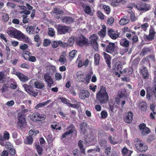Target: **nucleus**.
Wrapping results in <instances>:
<instances>
[{"label":"nucleus","mask_w":156,"mask_h":156,"mask_svg":"<svg viewBox=\"0 0 156 156\" xmlns=\"http://www.w3.org/2000/svg\"><path fill=\"white\" fill-rule=\"evenodd\" d=\"M155 139L154 136L153 135L150 136L147 139L148 143H150L151 142L154 141Z\"/></svg>","instance_id":"57"},{"label":"nucleus","mask_w":156,"mask_h":156,"mask_svg":"<svg viewBox=\"0 0 156 156\" xmlns=\"http://www.w3.org/2000/svg\"><path fill=\"white\" fill-rule=\"evenodd\" d=\"M70 27L66 26L58 25L57 28L58 32L60 34H64L69 32Z\"/></svg>","instance_id":"8"},{"label":"nucleus","mask_w":156,"mask_h":156,"mask_svg":"<svg viewBox=\"0 0 156 156\" xmlns=\"http://www.w3.org/2000/svg\"><path fill=\"white\" fill-rule=\"evenodd\" d=\"M48 34L50 36H53L55 34V32L54 30L51 28H49L48 29Z\"/></svg>","instance_id":"42"},{"label":"nucleus","mask_w":156,"mask_h":156,"mask_svg":"<svg viewBox=\"0 0 156 156\" xmlns=\"http://www.w3.org/2000/svg\"><path fill=\"white\" fill-rule=\"evenodd\" d=\"M31 90H30V91H29L30 93H29L30 94L32 95L34 97H35L38 94V92H35L34 91L33 87Z\"/></svg>","instance_id":"48"},{"label":"nucleus","mask_w":156,"mask_h":156,"mask_svg":"<svg viewBox=\"0 0 156 156\" xmlns=\"http://www.w3.org/2000/svg\"><path fill=\"white\" fill-rule=\"evenodd\" d=\"M62 22L66 24H70L73 23L74 21V19L72 17L65 16L61 19Z\"/></svg>","instance_id":"12"},{"label":"nucleus","mask_w":156,"mask_h":156,"mask_svg":"<svg viewBox=\"0 0 156 156\" xmlns=\"http://www.w3.org/2000/svg\"><path fill=\"white\" fill-rule=\"evenodd\" d=\"M30 119L34 122L44 121L45 118L42 116L38 112H36L30 116Z\"/></svg>","instance_id":"5"},{"label":"nucleus","mask_w":156,"mask_h":156,"mask_svg":"<svg viewBox=\"0 0 156 156\" xmlns=\"http://www.w3.org/2000/svg\"><path fill=\"white\" fill-rule=\"evenodd\" d=\"M9 17V16L7 14H5L3 16V20L5 22L7 21L8 20Z\"/></svg>","instance_id":"58"},{"label":"nucleus","mask_w":156,"mask_h":156,"mask_svg":"<svg viewBox=\"0 0 156 156\" xmlns=\"http://www.w3.org/2000/svg\"><path fill=\"white\" fill-rule=\"evenodd\" d=\"M147 93L152 94L154 93V95L156 98V84H155L153 87L152 90V88L150 87H147Z\"/></svg>","instance_id":"16"},{"label":"nucleus","mask_w":156,"mask_h":156,"mask_svg":"<svg viewBox=\"0 0 156 156\" xmlns=\"http://www.w3.org/2000/svg\"><path fill=\"white\" fill-rule=\"evenodd\" d=\"M122 152L124 156H130L132 152L125 147L122 149Z\"/></svg>","instance_id":"19"},{"label":"nucleus","mask_w":156,"mask_h":156,"mask_svg":"<svg viewBox=\"0 0 156 156\" xmlns=\"http://www.w3.org/2000/svg\"><path fill=\"white\" fill-rule=\"evenodd\" d=\"M151 29H150L149 30V34L154 38L156 32L154 31L153 28L151 27Z\"/></svg>","instance_id":"49"},{"label":"nucleus","mask_w":156,"mask_h":156,"mask_svg":"<svg viewBox=\"0 0 156 156\" xmlns=\"http://www.w3.org/2000/svg\"><path fill=\"white\" fill-rule=\"evenodd\" d=\"M107 34L112 39L115 40L119 37L120 34L115 33V30L112 29H110L108 30Z\"/></svg>","instance_id":"11"},{"label":"nucleus","mask_w":156,"mask_h":156,"mask_svg":"<svg viewBox=\"0 0 156 156\" xmlns=\"http://www.w3.org/2000/svg\"><path fill=\"white\" fill-rule=\"evenodd\" d=\"M133 114L131 112H129L125 118L124 121L127 123H130L132 120Z\"/></svg>","instance_id":"15"},{"label":"nucleus","mask_w":156,"mask_h":156,"mask_svg":"<svg viewBox=\"0 0 156 156\" xmlns=\"http://www.w3.org/2000/svg\"><path fill=\"white\" fill-rule=\"evenodd\" d=\"M23 87L24 88L25 90L28 93H30L29 91L32 88L31 85H28L27 84H24Z\"/></svg>","instance_id":"33"},{"label":"nucleus","mask_w":156,"mask_h":156,"mask_svg":"<svg viewBox=\"0 0 156 156\" xmlns=\"http://www.w3.org/2000/svg\"><path fill=\"white\" fill-rule=\"evenodd\" d=\"M17 77L20 79V80L23 82H25L28 80L27 76L24 75L20 73L19 74H17Z\"/></svg>","instance_id":"18"},{"label":"nucleus","mask_w":156,"mask_h":156,"mask_svg":"<svg viewBox=\"0 0 156 156\" xmlns=\"http://www.w3.org/2000/svg\"><path fill=\"white\" fill-rule=\"evenodd\" d=\"M96 98L100 103L103 104L108 100V96L105 90V87L101 86L100 90L96 94Z\"/></svg>","instance_id":"3"},{"label":"nucleus","mask_w":156,"mask_h":156,"mask_svg":"<svg viewBox=\"0 0 156 156\" xmlns=\"http://www.w3.org/2000/svg\"><path fill=\"white\" fill-rule=\"evenodd\" d=\"M141 72L143 74V77L145 79H147L148 78V73L146 67H144L143 69L141 70Z\"/></svg>","instance_id":"21"},{"label":"nucleus","mask_w":156,"mask_h":156,"mask_svg":"<svg viewBox=\"0 0 156 156\" xmlns=\"http://www.w3.org/2000/svg\"><path fill=\"white\" fill-rule=\"evenodd\" d=\"M74 41V38H70L68 39L67 44L66 45L68 46H71L73 45Z\"/></svg>","instance_id":"41"},{"label":"nucleus","mask_w":156,"mask_h":156,"mask_svg":"<svg viewBox=\"0 0 156 156\" xmlns=\"http://www.w3.org/2000/svg\"><path fill=\"white\" fill-rule=\"evenodd\" d=\"M77 52V51L76 50H73L71 51L69 53L70 57L72 58H74Z\"/></svg>","instance_id":"45"},{"label":"nucleus","mask_w":156,"mask_h":156,"mask_svg":"<svg viewBox=\"0 0 156 156\" xmlns=\"http://www.w3.org/2000/svg\"><path fill=\"white\" fill-rule=\"evenodd\" d=\"M105 149L106 150V151H105V153L106 154L109 155L111 153L110 151L111 150V147H106V148Z\"/></svg>","instance_id":"59"},{"label":"nucleus","mask_w":156,"mask_h":156,"mask_svg":"<svg viewBox=\"0 0 156 156\" xmlns=\"http://www.w3.org/2000/svg\"><path fill=\"white\" fill-rule=\"evenodd\" d=\"M50 101H51L49 100L47 101H46L38 103L35 107L34 108L37 109L39 108L42 107L48 104Z\"/></svg>","instance_id":"22"},{"label":"nucleus","mask_w":156,"mask_h":156,"mask_svg":"<svg viewBox=\"0 0 156 156\" xmlns=\"http://www.w3.org/2000/svg\"><path fill=\"white\" fill-rule=\"evenodd\" d=\"M9 133L5 131L3 135V139H4L8 140L9 138Z\"/></svg>","instance_id":"52"},{"label":"nucleus","mask_w":156,"mask_h":156,"mask_svg":"<svg viewBox=\"0 0 156 156\" xmlns=\"http://www.w3.org/2000/svg\"><path fill=\"white\" fill-rule=\"evenodd\" d=\"M108 139L110 142L112 144L114 145L117 143V142L113 141V138L111 136H109V137L108 138Z\"/></svg>","instance_id":"50"},{"label":"nucleus","mask_w":156,"mask_h":156,"mask_svg":"<svg viewBox=\"0 0 156 156\" xmlns=\"http://www.w3.org/2000/svg\"><path fill=\"white\" fill-rule=\"evenodd\" d=\"M90 95V93L87 90H82L79 94L80 98L83 100L86 98H88Z\"/></svg>","instance_id":"13"},{"label":"nucleus","mask_w":156,"mask_h":156,"mask_svg":"<svg viewBox=\"0 0 156 156\" xmlns=\"http://www.w3.org/2000/svg\"><path fill=\"white\" fill-rule=\"evenodd\" d=\"M135 146L137 150L141 152H145L147 149V147L141 142L136 143L135 144Z\"/></svg>","instance_id":"9"},{"label":"nucleus","mask_w":156,"mask_h":156,"mask_svg":"<svg viewBox=\"0 0 156 156\" xmlns=\"http://www.w3.org/2000/svg\"><path fill=\"white\" fill-rule=\"evenodd\" d=\"M12 146L10 145V154L12 155H15L16 153V151L14 149H13Z\"/></svg>","instance_id":"55"},{"label":"nucleus","mask_w":156,"mask_h":156,"mask_svg":"<svg viewBox=\"0 0 156 156\" xmlns=\"http://www.w3.org/2000/svg\"><path fill=\"white\" fill-rule=\"evenodd\" d=\"M10 37H13L25 43L29 42V39L20 31L12 28L10 29Z\"/></svg>","instance_id":"2"},{"label":"nucleus","mask_w":156,"mask_h":156,"mask_svg":"<svg viewBox=\"0 0 156 156\" xmlns=\"http://www.w3.org/2000/svg\"><path fill=\"white\" fill-rule=\"evenodd\" d=\"M118 94L120 98H122L123 97H125L127 95L126 90L125 89H120L118 92Z\"/></svg>","instance_id":"24"},{"label":"nucleus","mask_w":156,"mask_h":156,"mask_svg":"<svg viewBox=\"0 0 156 156\" xmlns=\"http://www.w3.org/2000/svg\"><path fill=\"white\" fill-rule=\"evenodd\" d=\"M139 107L141 111L143 112H146L148 108L147 104L144 101L139 103Z\"/></svg>","instance_id":"14"},{"label":"nucleus","mask_w":156,"mask_h":156,"mask_svg":"<svg viewBox=\"0 0 156 156\" xmlns=\"http://www.w3.org/2000/svg\"><path fill=\"white\" fill-rule=\"evenodd\" d=\"M19 121L18 122V126L21 129L23 128L26 125L25 115L19 113L18 115Z\"/></svg>","instance_id":"6"},{"label":"nucleus","mask_w":156,"mask_h":156,"mask_svg":"<svg viewBox=\"0 0 156 156\" xmlns=\"http://www.w3.org/2000/svg\"><path fill=\"white\" fill-rule=\"evenodd\" d=\"M44 77L45 82L48 83V86L51 87V85L53 84L54 82L51 77L49 76V73H46L44 74Z\"/></svg>","instance_id":"10"},{"label":"nucleus","mask_w":156,"mask_h":156,"mask_svg":"<svg viewBox=\"0 0 156 156\" xmlns=\"http://www.w3.org/2000/svg\"><path fill=\"white\" fill-rule=\"evenodd\" d=\"M55 78L57 80H60L62 78L61 74L58 73H56L55 74Z\"/></svg>","instance_id":"51"},{"label":"nucleus","mask_w":156,"mask_h":156,"mask_svg":"<svg viewBox=\"0 0 156 156\" xmlns=\"http://www.w3.org/2000/svg\"><path fill=\"white\" fill-rule=\"evenodd\" d=\"M25 143L27 144H30L33 142V139L32 136H29L26 138Z\"/></svg>","instance_id":"37"},{"label":"nucleus","mask_w":156,"mask_h":156,"mask_svg":"<svg viewBox=\"0 0 156 156\" xmlns=\"http://www.w3.org/2000/svg\"><path fill=\"white\" fill-rule=\"evenodd\" d=\"M128 12L129 13V15L132 21L133 22L135 21L136 18L134 13L130 10L128 11Z\"/></svg>","instance_id":"39"},{"label":"nucleus","mask_w":156,"mask_h":156,"mask_svg":"<svg viewBox=\"0 0 156 156\" xmlns=\"http://www.w3.org/2000/svg\"><path fill=\"white\" fill-rule=\"evenodd\" d=\"M143 38L145 41H151L154 39V38L149 34L148 35L145 34Z\"/></svg>","instance_id":"38"},{"label":"nucleus","mask_w":156,"mask_h":156,"mask_svg":"<svg viewBox=\"0 0 156 156\" xmlns=\"http://www.w3.org/2000/svg\"><path fill=\"white\" fill-rule=\"evenodd\" d=\"M136 7L138 10L143 12L148 11L151 8L150 5L142 2L137 3Z\"/></svg>","instance_id":"4"},{"label":"nucleus","mask_w":156,"mask_h":156,"mask_svg":"<svg viewBox=\"0 0 156 156\" xmlns=\"http://www.w3.org/2000/svg\"><path fill=\"white\" fill-rule=\"evenodd\" d=\"M116 48V46L114 43L108 42V44L106 45L105 50L108 53H112L115 52Z\"/></svg>","instance_id":"7"},{"label":"nucleus","mask_w":156,"mask_h":156,"mask_svg":"<svg viewBox=\"0 0 156 156\" xmlns=\"http://www.w3.org/2000/svg\"><path fill=\"white\" fill-rule=\"evenodd\" d=\"M94 64L95 65H98L99 64V60H100V57L98 53H96L94 55Z\"/></svg>","instance_id":"31"},{"label":"nucleus","mask_w":156,"mask_h":156,"mask_svg":"<svg viewBox=\"0 0 156 156\" xmlns=\"http://www.w3.org/2000/svg\"><path fill=\"white\" fill-rule=\"evenodd\" d=\"M129 21V20L128 19H121L119 21V24L121 25H124L128 23Z\"/></svg>","instance_id":"36"},{"label":"nucleus","mask_w":156,"mask_h":156,"mask_svg":"<svg viewBox=\"0 0 156 156\" xmlns=\"http://www.w3.org/2000/svg\"><path fill=\"white\" fill-rule=\"evenodd\" d=\"M47 140L48 142H51L52 141V136L51 134L48 135L47 136Z\"/></svg>","instance_id":"63"},{"label":"nucleus","mask_w":156,"mask_h":156,"mask_svg":"<svg viewBox=\"0 0 156 156\" xmlns=\"http://www.w3.org/2000/svg\"><path fill=\"white\" fill-rule=\"evenodd\" d=\"M28 47V45L26 44H24L23 45H21L20 47V48L22 50H26Z\"/></svg>","instance_id":"53"},{"label":"nucleus","mask_w":156,"mask_h":156,"mask_svg":"<svg viewBox=\"0 0 156 156\" xmlns=\"http://www.w3.org/2000/svg\"><path fill=\"white\" fill-rule=\"evenodd\" d=\"M51 43V41L48 39H45L44 41V46H46L49 44Z\"/></svg>","instance_id":"54"},{"label":"nucleus","mask_w":156,"mask_h":156,"mask_svg":"<svg viewBox=\"0 0 156 156\" xmlns=\"http://www.w3.org/2000/svg\"><path fill=\"white\" fill-rule=\"evenodd\" d=\"M123 0H112L111 1V5L113 7L119 5V3Z\"/></svg>","instance_id":"32"},{"label":"nucleus","mask_w":156,"mask_h":156,"mask_svg":"<svg viewBox=\"0 0 156 156\" xmlns=\"http://www.w3.org/2000/svg\"><path fill=\"white\" fill-rule=\"evenodd\" d=\"M12 80H13V79L10 80V88L13 89H15L17 87V84L16 82H13V83H12Z\"/></svg>","instance_id":"40"},{"label":"nucleus","mask_w":156,"mask_h":156,"mask_svg":"<svg viewBox=\"0 0 156 156\" xmlns=\"http://www.w3.org/2000/svg\"><path fill=\"white\" fill-rule=\"evenodd\" d=\"M51 46L53 48H56L59 45L58 41H52L51 42Z\"/></svg>","instance_id":"46"},{"label":"nucleus","mask_w":156,"mask_h":156,"mask_svg":"<svg viewBox=\"0 0 156 156\" xmlns=\"http://www.w3.org/2000/svg\"><path fill=\"white\" fill-rule=\"evenodd\" d=\"M151 51V49L149 47H145L143 48L140 53L141 55H142L144 56L145 55L147 54L148 52H150Z\"/></svg>","instance_id":"28"},{"label":"nucleus","mask_w":156,"mask_h":156,"mask_svg":"<svg viewBox=\"0 0 156 156\" xmlns=\"http://www.w3.org/2000/svg\"><path fill=\"white\" fill-rule=\"evenodd\" d=\"M120 45L123 47H128L129 46V42L126 38L122 39L120 41Z\"/></svg>","instance_id":"20"},{"label":"nucleus","mask_w":156,"mask_h":156,"mask_svg":"<svg viewBox=\"0 0 156 156\" xmlns=\"http://www.w3.org/2000/svg\"><path fill=\"white\" fill-rule=\"evenodd\" d=\"M99 144L102 149H105L107 147V141L105 140H101L99 141Z\"/></svg>","instance_id":"27"},{"label":"nucleus","mask_w":156,"mask_h":156,"mask_svg":"<svg viewBox=\"0 0 156 156\" xmlns=\"http://www.w3.org/2000/svg\"><path fill=\"white\" fill-rule=\"evenodd\" d=\"M84 11L86 13L89 15L91 14V9L89 6H86L84 9Z\"/></svg>","instance_id":"43"},{"label":"nucleus","mask_w":156,"mask_h":156,"mask_svg":"<svg viewBox=\"0 0 156 156\" xmlns=\"http://www.w3.org/2000/svg\"><path fill=\"white\" fill-rule=\"evenodd\" d=\"M114 70L117 69L118 71H120L122 69V64L120 62H118L116 63L115 67L113 68Z\"/></svg>","instance_id":"34"},{"label":"nucleus","mask_w":156,"mask_h":156,"mask_svg":"<svg viewBox=\"0 0 156 156\" xmlns=\"http://www.w3.org/2000/svg\"><path fill=\"white\" fill-rule=\"evenodd\" d=\"M101 115L102 118L105 119L107 117L108 114L106 111H103L101 113Z\"/></svg>","instance_id":"47"},{"label":"nucleus","mask_w":156,"mask_h":156,"mask_svg":"<svg viewBox=\"0 0 156 156\" xmlns=\"http://www.w3.org/2000/svg\"><path fill=\"white\" fill-rule=\"evenodd\" d=\"M53 13L56 15H62L64 13V11L62 9L58 8H55L52 11Z\"/></svg>","instance_id":"25"},{"label":"nucleus","mask_w":156,"mask_h":156,"mask_svg":"<svg viewBox=\"0 0 156 156\" xmlns=\"http://www.w3.org/2000/svg\"><path fill=\"white\" fill-rule=\"evenodd\" d=\"M150 131V130L149 129L146 127L142 131V134L144 135H145L149 133Z\"/></svg>","instance_id":"44"},{"label":"nucleus","mask_w":156,"mask_h":156,"mask_svg":"<svg viewBox=\"0 0 156 156\" xmlns=\"http://www.w3.org/2000/svg\"><path fill=\"white\" fill-rule=\"evenodd\" d=\"M35 148L37 150V153L39 155H41L42 154L43 149L40 146L37 144L35 145Z\"/></svg>","instance_id":"35"},{"label":"nucleus","mask_w":156,"mask_h":156,"mask_svg":"<svg viewBox=\"0 0 156 156\" xmlns=\"http://www.w3.org/2000/svg\"><path fill=\"white\" fill-rule=\"evenodd\" d=\"M87 126V124L85 122H83L80 125V129L82 133H84L86 131V127Z\"/></svg>","instance_id":"30"},{"label":"nucleus","mask_w":156,"mask_h":156,"mask_svg":"<svg viewBox=\"0 0 156 156\" xmlns=\"http://www.w3.org/2000/svg\"><path fill=\"white\" fill-rule=\"evenodd\" d=\"M70 128H71V129H70L68 131H66L62 134V138H64L65 137L66 135H69L73 133V129L74 128V126L73 124L71 125L70 126L68 127V128L69 129H70Z\"/></svg>","instance_id":"17"},{"label":"nucleus","mask_w":156,"mask_h":156,"mask_svg":"<svg viewBox=\"0 0 156 156\" xmlns=\"http://www.w3.org/2000/svg\"><path fill=\"white\" fill-rule=\"evenodd\" d=\"M34 39L35 41L36 42H39L40 41V38L38 34H37L34 37Z\"/></svg>","instance_id":"61"},{"label":"nucleus","mask_w":156,"mask_h":156,"mask_svg":"<svg viewBox=\"0 0 156 156\" xmlns=\"http://www.w3.org/2000/svg\"><path fill=\"white\" fill-rule=\"evenodd\" d=\"M58 99H60L61 101L63 103L68 105V103H67V100L66 99L63 97H60Z\"/></svg>","instance_id":"56"},{"label":"nucleus","mask_w":156,"mask_h":156,"mask_svg":"<svg viewBox=\"0 0 156 156\" xmlns=\"http://www.w3.org/2000/svg\"><path fill=\"white\" fill-rule=\"evenodd\" d=\"M139 127L140 129L141 130H143L144 128H145V127H146V125L144 123L141 124H140L139 125Z\"/></svg>","instance_id":"62"},{"label":"nucleus","mask_w":156,"mask_h":156,"mask_svg":"<svg viewBox=\"0 0 156 156\" xmlns=\"http://www.w3.org/2000/svg\"><path fill=\"white\" fill-rule=\"evenodd\" d=\"M102 28L98 32V34L100 36L104 37L105 36L106 32V27L105 25L102 26Z\"/></svg>","instance_id":"23"},{"label":"nucleus","mask_w":156,"mask_h":156,"mask_svg":"<svg viewBox=\"0 0 156 156\" xmlns=\"http://www.w3.org/2000/svg\"><path fill=\"white\" fill-rule=\"evenodd\" d=\"M98 37L95 34L92 35L89 37V41L83 35H81L76 39V42L77 44L80 46L83 47L86 45L89 46L90 44L92 47L95 51H98V45L97 42Z\"/></svg>","instance_id":"1"},{"label":"nucleus","mask_w":156,"mask_h":156,"mask_svg":"<svg viewBox=\"0 0 156 156\" xmlns=\"http://www.w3.org/2000/svg\"><path fill=\"white\" fill-rule=\"evenodd\" d=\"M34 85L36 88L38 89H42L44 87V84L41 82L38 81L34 83Z\"/></svg>","instance_id":"29"},{"label":"nucleus","mask_w":156,"mask_h":156,"mask_svg":"<svg viewBox=\"0 0 156 156\" xmlns=\"http://www.w3.org/2000/svg\"><path fill=\"white\" fill-rule=\"evenodd\" d=\"M98 17L101 19H104V15L100 11L98 12Z\"/></svg>","instance_id":"64"},{"label":"nucleus","mask_w":156,"mask_h":156,"mask_svg":"<svg viewBox=\"0 0 156 156\" xmlns=\"http://www.w3.org/2000/svg\"><path fill=\"white\" fill-rule=\"evenodd\" d=\"M66 55V54L65 53H62L60 55V58L58 60V61L62 63V64H64L67 61V59L65 56Z\"/></svg>","instance_id":"26"},{"label":"nucleus","mask_w":156,"mask_h":156,"mask_svg":"<svg viewBox=\"0 0 156 156\" xmlns=\"http://www.w3.org/2000/svg\"><path fill=\"white\" fill-rule=\"evenodd\" d=\"M28 60L30 61H31L32 62H35L36 61V59L35 57L34 56H29V58H28Z\"/></svg>","instance_id":"60"}]
</instances>
